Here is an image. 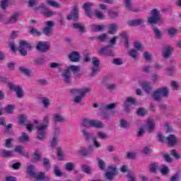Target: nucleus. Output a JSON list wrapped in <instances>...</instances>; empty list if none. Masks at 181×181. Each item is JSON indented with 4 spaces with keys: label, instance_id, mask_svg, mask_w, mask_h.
Returning a JSON list of instances; mask_svg holds the SVG:
<instances>
[{
    "label": "nucleus",
    "instance_id": "obj_48",
    "mask_svg": "<svg viewBox=\"0 0 181 181\" xmlns=\"http://www.w3.org/2000/svg\"><path fill=\"white\" fill-rule=\"evenodd\" d=\"M19 47H22V48L26 47V49H32V44L29 43L28 41L21 40L20 41Z\"/></svg>",
    "mask_w": 181,
    "mask_h": 181
},
{
    "label": "nucleus",
    "instance_id": "obj_41",
    "mask_svg": "<svg viewBox=\"0 0 181 181\" xmlns=\"http://www.w3.org/2000/svg\"><path fill=\"white\" fill-rule=\"evenodd\" d=\"M13 155V151H9L4 149L0 150V156L2 158H11Z\"/></svg>",
    "mask_w": 181,
    "mask_h": 181
},
{
    "label": "nucleus",
    "instance_id": "obj_52",
    "mask_svg": "<svg viewBox=\"0 0 181 181\" xmlns=\"http://www.w3.org/2000/svg\"><path fill=\"white\" fill-rule=\"evenodd\" d=\"M41 101L44 105V108H47L50 105V100L47 97L41 98Z\"/></svg>",
    "mask_w": 181,
    "mask_h": 181
},
{
    "label": "nucleus",
    "instance_id": "obj_45",
    "mask_svg": "<svg viewBox=\"0 0 181 181\" xmlns=\"http://www.w3.org/2000/svg\"><path fill=\"white\" fill-rule=\"evenodd\" d=\"M44 168L46 169V170H49V169H50V160L47 158H42V160H41Z\"/></svg>",
    "mask_w": 181,
    "mask_h": 181
},
{
    "label": "nucleus",
    "instance_id": "obj_19",
    "mask_svg": "<svg viewBox=\"0 0 181 181\" xmlns=\"http://www.w3.org/2000/svg\"><path fill=\"white\" fill-rule=\"evenodd\" d=\"M68 69L70 71H72L74 73V75L76 77H81V70L80 69V66L77 65H71L68 66Z\"/></svg>",
    "mask_w": 181,
    "mask_h": 181
},
{
    "label": "nucleus",
    "instance_id": "obj_43",
    "mask_svg": "<svg viewBox=\"0 0 181 181\" xmlns=\"http://www.w3.org/2000/svg\"><path fill=\"white\" fill-rule=\"evenodd\" d=\"M30 35L32 36H42V32L37 30V29L35 28L33 26L30 27Z\"/></svg>",
    "mask_w": 181,
    "mask_h": 181
},
{
    "label": "nucleus",
    "instance_id": "obj_51",
    "mask_svg": "<svg viewBox=\"0 0 181 181\" xmlns=\"http://www.w3.org/2000/svg\"><path fill=\"white\" fill-rule=\"evenodd\" d=\"M57 156L59 160H64V156L63 155V150L62 149V147H58L57 148Z\"/></svg>",
    "mask_w": 181,
    "mask_h": 181
},
{
    "label": "nucleus",
    "instance_id": "obj_3",
    "mask_svg": "<svg viewBox=\"0 0 181 181\" xmlns=\"http://www.w3.org/2000/svg\"><path fill=\"white\" fill-rule=\"evenodd\" d=\"M81 126L84 127V128H104L103 122L90 119H83Z\"/></svg>",
    "mask_w": 181,
    "mask_h": 181
},
{
    "label": "nucleus",
    "instance_id": "obj_44",
    "mask_svg": "<svg viewBox=\"0 0 181 181\" xmlns=\"http://www.w3.org/2000/svg\"><path fill=\"white\" fill-rule=\"evenodd\" d=\"M15 108H16V105H7L4 108V111H6V112L9 115L13 114Z\"/></svg>",
    "mask_w": 181,
    "mask_h": 181
},
{
    "label": "nucleus",
    "instance_id": "obj_25",
    "mask_svg": "<svg viewBox=\"0 0 181 181\" xmlns=\"http://www.w3.org/2000/svg\"><path fill=\"white\" fill-rule=\"evenodd\" d=\"M72 28L74 29H77L79 33H86V26H84L81 23H73Z\"/></svg>",
    "mask_w": 181,
    "mask_h": 181
},
{
    "label": "nucleus",
    "instance_id": "obj_47",
    "mask_svg": "<svg viewBox=\"0 0 181 181\" xmlns=\"http://www.w3.org/2000/svg\"><path fill=\"white\" fill-rule=\"evenodd\" d=\"M57 145H59V136H54L51 139L50 146L52 148V149H54Z\"/></svg>",
    "mask_w": 181,
    "mask_h": 181
},
{
    "label": "nucleus",
    "instance_id": "obj_32",
    "mask_svg": "<svg viewBox=\"0 0 181 181\" xmlns=\"http://www.w3.org/2000/svg\"><path fill=\"white\" fill-rule=\"evenodd\" d=\"M141 86L142 87L143 90L146 91V94H151V93L152 92V86H151V85H149V83H148L147 82H142L141 83Z\"/></svg>",
    "mask_w": 181,
    "mask_h": 181
},
{
    "label": "nucleus",
    "instance_id": "obj_31",
    "mask_svg": "<svg viewBox=\"0 0 181 181\" xmlns=\"http://www.w3.org/2000/svg\"><path fill=\"white\" fill-rule=\"evenodd\" d=\"M14 152L19 153L21 156H26V155H28V153L25 151V147L23 146H17L14 148Z\"/></svg>",
    "mask_w": 181,
    "mask_h": 181
},
{
    "label": "nucleus",
    "instance_id": "obj_7",
    "mask_svg": "<svg viewBox=\"0 0 181 181\" xmlns=\"http://www.w3.org/2000/svg\"><path fill=\"white\" fill-rule=\"evenodd\" d=\"M46 25L47 26L42 29V33L45 36L50 37L53 35V29L56 23L53 21H46Z\"/></svg>",
    "mask_w": 181,
    "mask_h": 181
},
{
    "label": "nucleus",
    "instance_id": "obj_55",
    "mask_svg": "<svg viewBox=\"0 0 181 181\" xmlns=\"http://www.w3.org/2000/svg\"><path fill=\"white\" fill-rule=\"evenodd\" d=\"M98 165L100 170H105V162L100 158H97Z\"/></svg>",
    "mask_w": 181,
    "mask_h": 181
},
{
    "label": "nucleus",
    "instance_id": "obj_6",
    "mask_svg": "<svg viewBox=\"0 0 181 181\" xmlns=\"http://www.w3.org/2000/svg\"><path fill=\"white\" fill-rule=\"evenodd\" d=\"M6 119L4 117H0V125L5 127L4 134L7 135H13V124L9 123L6 125Z\"/></svg>",
    "mask_w": 181,
    "mask_h": 181
},
{
    "label": "nucleus",
    "instance_id": "obj_37",
    "mask_svg": "<svg viewBox=\"0 0 181 181\" xmlns=\"http://www.w3.org/2000/svg\"><path fill=\"white\" fill-rule=\"evenodd\" d=\"M19 19V13H14L6 23H16V21Z\"/></svg>",
    "mask_w": 181,
    "mask_h": 181
},
{
    "label": "nucleus",
    "instance_id": "obj_2",
    "mask_svg": "<svg viewBox=\"0 0 181 181\" xmlns=\"http://www.w3.org/2000/svg\"><path fill=\"white\" fill-rule=\"evenodd\" d=\"M169 97V88L168 87L158 88L152 95V98L155 101H160L162 98H168Z\"/></svg>",
    "mask_w": 181,
    "mask_h": 181
},
{
    "label": "nucleus",
    "instance_id": "obj_23",
    "mask_svg": "<svg viewBox=\"0 0 181 181\" xmlns=\"http://www.w3.org/2000/svg\"><path fill=\"white\" fill-rule=\"evenodd\" d=\"M144 22H145V21L141 18H139L136 20H129L127 21V25H129V26H133V27L140 26V25H144Z\"/></svg>",
    "mask_w": 181,
    "mask_h": 181
},
{
    "label": "nucleus",
    "instance_id": "obj_27",
    "mask_svg": "<svg viewBox=\"0 0 181 181\" xmlns=\"http://www.w3.org/2000/svg\"><path fill=\"white\" fill-rule=\"evenodd\" d=\"M18 142L28 144V142H30V138L29 137L28 134H26L25 132H23L21 133V136L18 137Z\"/></svg>",
    "mask_w": 181,
    "mask_h": 181
},
{
    "label": "nucleus",
    "instance_id": "obj_58",
    "mask_svg": "<svg viewBox=\"0 0 181 181\" xmlns=\"http://www.w3.org/2000/svg\"><path fill=\"white\" fill-rule=\"evenodd\" d=\"M10 1L11 0H1L0 6H1V9H3V11H5L6 9V8H8Z\"/></svg>",
    "mask_w": 181,
    "mask_h": 181
},
{
    "label": "nucleus",
    "instance_id": "obj_13",
    "mask_svg": "<svg viewBox=\"0 0 181 181\" xmlns=\"http://www.w3.org/2000/svg\"><path fill=\"white\" fill-rule=\"evenodd\" d=\"M100 54H105V56H107L109 57H114L115 56V52L111 49V45H107L101 48L99 51Z\"/></svg>",
    "mask_w": 181,
    "mask_h": 181
},
{
    "label": "nucleus",
    "instance_id": "obj_59",
    "mask_svg": "<svg viewBox=\"0 0 181 181\" xmlns=\"http://www.w3.org/2000/svg\"><path fill=\"white\" fill-rule=\"evenodd\" d=\"M33 63L35 64H37L38 66H43V64H45V59L44 58H37L33 60Z\"/></svg>",
    "mask_w": 181,
    "mask_h": 181
},
{
    "label": "nucleus",
    "instance_id": "obj_24",
    "mask_svg": "<svg viewBox=\"0 0 181 181\" xmlns=\"http://www.w3.org/2000/svg\"><path fill=\"white\" fill-rule=\"evenodd\" d=\"M144 128L147 129V132L155 131V123L152 119H148L147 123L144 125Z\"/></svg>",
    "mask_w": 181,
    "mask_h": 181
},
{
    "label": "nucleus",
    "instance_id": "obj_8",
    "mask_svg": "<svg viewBox=\"0 0 181 181\" xmlns=\"http://www.w3.org/2000/svg\"><path fill=\"white\" fill-rule=\"evenodd\" d=\"M8 87L11 91H16L18 98H22L23 97V88L22 87L11 83H8Z\"/></svg>",
    "mask_w": 181,
    "mask_h": 181
},
{
    "label": "nucleus",
    "instance_id": "obj_30",
    "mask_svg": "<svg viewBox=\"0 0 181 181\" xmlns=\"http://www.w3.org/2000/svg\"><path fill=\"white\" fill-rule=\"evenodd\" d=\"M81 171L87 175H93V170L87 164L83 163L81 165Z\"/></svg>",
    "mask_w": 181,
    "mask_h": 181
},
{
    "label": "nucleus",
    "instance_id": "obj_40",
    "mask_svg": "<svg viewBox=\"0 0 181 181\" xmlns=\"http://www.w3.org/2000/svg\"><path fill=\"white\" fill-rule=\"evenodd\" d=\"M120 36H122V37L125 40L124 42L125 47H127V49H129V35H128L127 33L124 32L120 33Z\"/></svg>",
    "mask_w": 181,
    "mask_h": 181
},
{
    "label": "nucleus",
    "instance_id": "obj_18",
    "mask_svg": "<svg viewBox=\"0 0 181 181\" xmlns=\"http://www.w3.org/2000/svg\"><path fill=\"white\" fill-rule=\"evenodd\" d=\"M70 62H74V63H78L81 59V55L77 51H73L71 54L68 56Z\"/></svg>",
    "mask_w": 181,
    "mask_h": 181
},
{
    "label": "nucleus",
    "instance_id": "obj_4",
    "mask_svg": "<svg viewBox=\"0 0 181 181\" xmlns=\"http://www.w3.org/2000/svg\"><path fill=\"white\" fill-rule=\"evenodd\" d=\"M151 16L148 19V25H156V23H162L163 22L160 12L158 9L153 8L151 10Z\"/></svg>",
    "mask_w": 181,
    "mask_h": 181
},
{
    "label": "nucleus",
    "instance_id": "obj_36",
    "mask_svg": "<svg viewBox=\"0 0 181 181\" xmlns=\"http://www.w3.org/2000/svg\"><path fill=\"white\" fill-rule=\"evenodd\" d=\"M118 28V25L115 23H111L109 26L107 33L110 35H115Z\"/></svg>",
    "mask_w": 181,
    "mask_h": 181
},
{
    "label": "nucleus",
    "instance_id": "obj_53",
    "mask_svg": "<svg viewBox=\"0 0 181 181\" xmlns=\"http://www.w3.org/2000/svg\"><path fill=\"white\" fill-rule=\"evenodd\" d=\"M27 122L29 120H26V115H20L18 118V122L20 125H23V124H26Z\"/></svg>",
    "mask_w": 181,
    "mask_h": 181
},
{
    "label": "nucleus",
    "instance_id": "obj_62",
    "mask_svg": "<svg viewBox=\"0 0 181 181\" xmlns=\"http://www.w3.org/2000/svg\"><path fill=\"white\" fill-rule=\"evenodd\" d=\"M148 111H146V109L140 107L137 110V115H140L141 117H144V115H146Z\"/></svg>",
    "mask_w": 181,
    "mask_h": 181
},
{
    "label": "nucleus",
    "instance_id": "obj_29",
    "mask_svg": "<svg viewBox=\"0 0 181 181\" xmlns=\"http://www.w3.org/2000/svg\"><path fill=\"white\" fill-rule=\"evenodd\" d=\"M53 121L55 124H57L58 122H66L67 119L64 117L62 116V115L56 114L53 117Z\"/></svg>",
    "mask_w": 181,
    "mask_h": 181
},
{
    "label": "nucleus",
    "instance_id": "obj_10",
    "mask_svg": "<svg viewBox=\"0 0 181 181\" xmlns=\"http://www.w3.org/2000/svg\"><path fill=\"white\" fill-rule=\"evenodd\" d=\"M108 172H106L105 174V177L107 180H114V176L118 175V169L116 167L112 165L109 166Z\"/></svg>",
    "mask_w": 181,
    "mask_h": 181
},
{
    "label": "nucleus",
    "instance_id": "obj_26",
    "mask_svg": "<svg viewBox=\"0 0 181 181\" xmlns=\"http://www.w3.org/2000/svg\"><path fill=\"white\" fill-rule=\"evenodd\" d=\"M103 85L110 92L114 91V90H115L117 88V85H115V83H110L105 81V78H104L103 81Z\"/></svg>",
    "mask_w": 181,
    "mask_h": 181
},
{
    "label": "nucleus",
    "instance_id": "obj_64",
    "mask_svg": "<svg viewBox=\"0 0 181 181\" xmlns=\"http://www.w3.org/2000/svg\"><path fill=\"white\" fill-rule=\"evenodd\" d=\"M170 181H177V180H180V173L177 172L175 174H174L170 180Z\"/></svg>",
    "mask_w": 181,
    "mask_h": 181
},
{
    "label": "nucleus",
    "instance_id": "obj_12",
    "mask_svg": "<svg viewBox=\"0 0 181 181\" xmlns=\"http://www.w3.org/2000/svg\"><path fill=\"white\" fill-rule=\"evenodd\" d=\"M78 18H80V14L78 13V7L74 6L71 13L67 16L66 19L68 21H71V19L74 18V22H77Z\"/></svg>",
    "mask_w": 181,
    "mask_h": 181
},
{
    "label": "nucleus",
    "instance_id": "obj_1",
    "mask_svg": "<svg viewBox=\"0 0 181 181\" xmlns=\"http://www.w3.org/2000/svg\"><path fill=\"white\" fill-rule=\"evenodd\" d=\"M49 124H50L49 116H45L42 119V124L35 127L37 132L36 139H38V141H45L46 139V131H47Z\"/></svg>",
    "mask_w": 181,
    "mask_h": 181
},
{
    "label": "nucleus",
    "instance_id": "obj_28",
    "mask_svg": "<svg viewBox=\"0 0 181 181\" xmlns=\"http://www.w3.org/2000/svg\"><path fill=\"white\" fill-rule=\"evenodd\" d=\"M173 48L172 47V45H168L165 47V51L163 54V57L164 59H169L170 56H172V50Z\"/></svg>",
    "mask_w": 181,
    "mask_h": 181
},
{
    "label": "nucleus",
    "instance_id": "obj_15",
    "mask_svg": "<svg viewBox=\"0 0 181 181\" xmlns=\"http://www.w3.org/2000/svg\"><path fill=\"white\" fill-rule=\"evenodd\" d=\"M36 49L38 52H41V53H46L49 52L50 45L47 44L46 42H39L36 45Z\"/></svg>",
    "mask_w": 181,
    "mask_h": 181
},
{
    "label": "nucleus",
    "instance_id": "obj_46",
    "mask_svg": "<svg viewBox=\"0 0 181 181\" xmlns=\"http://www.w3.org/2000/svg\"><path fill=\"white\" fill-rule=\"evenodd\" d=\"M167 32L169 36H171V37H175V36L177 35L179 31L177 30V29L175 28L174 27H170L167 30Z\"/></svg>",
    "mask_w": 181,
    "mask_h": 181
},
{
    "label": "nucleus",
    "instance_id": "obj_61",
    "mask_svg": "<svg viewBox=\"0 0 181 181\" xmlns=\"http://www.w3.org/2000/svg\"><path fill=\"white\" fill-rule=\"evenodd\" d=\"M126 103H127V104H132L133 105H136V104H138L136 99L132 97L127 98Z\"/></svg>",
    "mask_w": 181,
    "mask_h": 181
},
{
    "label": "nucleus",
    "instance_id": "obj_63",
    "mask_svg": "<svg viewBox=\"0 0 181 181\" xmlns=\"http://www.w3.org/2000/svg\"><path fill=\"white\" fill-rule=\"evenodd\" d=\"M156 169H158V164L156 163L150 164V172L151 173H156Z\"/></svg>",
    "mask_w": 181,
    "mask_h": 181
},
{
    "label": "nucleus",
    "instance_id": "obj_56",
    "mask_svg": "<svg viewBox=\"0 0 181 181\" xmlns=\"http://www.w3.org/2000/svg\"><path fill=\"white\" fill-rule=\"evenodd\" d=\"M54 173L55 176H57V177H62V176H63V173L60 171V169L59 168V165H55L54 169Z\"/></svg>",
    "mask_w": 181,
    "mask_h": 181
},
{
    "label": "nucleus",
    "instance_id": "obj_21",
    "mask_svg": "<svg viewBox=\"0 0 181 181\" xmlns=\"http://www.w3.org/2000/svg\"><path fill=\"white\" fill-rule=\"evenodd\" d=\"M81 132H82L85 141H87L88 142H90V141H93L95 138L93 133L89 132L86 129L81 130Z\"/></svg>",
    "mask_w": 181,
    "mask_h": 181
},
{
    "label": "nucleus",
    "instance_id": "obj_39",
    "mask_svg": "<svg viewBox=\"0 0 181 181\" xmlns=\"http://www.w3.org/2000/svg\"><path fill=\"white\" fill-rule=\"evenodd\" d=\"M19 71L23 73V74L25 75L26 77H30V74H32V71L25 66H20L18 68Z\"/></svg>",
    "mask_w": 181,
    "mask_h": 181
},
{
    "label": "nucleus",
    "instance_id": "obj_42",
    "mask_svg": "<svg viewBox=\"0 0 181 181\" xmlns=\"http://www.w3.org/2000/svg\"><path fill=\"white\" fill-rule=\"evenodd\" d=\"M116 105L115 103H110L109 105H103L100 107V111H108L110 110H114Z\"/></svg>",
    "mask_w": 181,
    "mask_h": 181
},
{
    "label": "nucleus",
    "instance_id": "obj_5",
    "mask_svg": "<svg viewBox=\"0 0 181 181\" xmlns=\"http://www.w3.org/2000/svg\"><path fill=\"white\" fill-rule=\"evenodd\" d=\"M35 13H39L41 12L44 16H47V18H49V16H53L54 12L50 9L47 8L46 6V4L40 3V4L34 8Z\"/></svg>",
    "mask_w": 181,
    "mask_h": 181
},
{
    "label": "nucleus",
    "instance_id": "obj_16",
    "mask_svg": "<svg viewBox=\"0 0 181 181\" xmlns=\"http://www.w3.org/2000/svg\"><path fill=\"white\" fill-rule=\"evenodd\" d=\"M62 76L63 77L64 83L66 84H71L72 81V78H71V74L70 71V69H69V67L67 69H64L62 74Z\"/></svg>",
    "mask_w": 181,
    "mask_h": 181
},
{
    "label": "nucleus",
    "instance_id": "obj_14",
    "mask_svg": "<svg viewBox=\"0 0 181 181\" xmlns=\"http://www.w3.org/2000/svg\"><path fill=\"white\" fill-rule=\"evenodd\" d=\"M179 144V138L175 134H170L167 137V145L168 146H177Z\"/></svg>",
    "mask_w": 181,
    "mask_h": 181
},
{
    "label": "nucleus",
    "instance_id": "obj_34",
    "mask_svg": "<svg viewBox=\"0 0 181 181\" xmlns=\"http://www.w3.org/2000/svg\"><path fill=\"white\" fill-rule=\"evenodd\" d=\"M104 28H105V25H97L93 24L91 28V31L93 33H97V32H104Z\"/></svg>",
    "mask_w": 181,
    "mask_h": 181
},
{
    "label": "nucleus",
    "instance_id": "obj_57",
    "mask_svg": "<svg viewBox=\"0 0 181 181\" xmlns=\"http://www.w3.org/2000/svg\"><path fill=\"white\" fill-rule=\"evenodd\" d=\"M47 4H48L49 6H53V8H60V4L54 0H48Z\"/></svg>",
    "mask_w": 181,
    "mask_h": 181
},
{
    "label": "nucleus",
    "instance_id": "obj_9",
    "mask_svg": "<svg viewBox=\"0 0 181 181\" xmlns=\"http://www.w3.org/2000/svg\"><path fill=\"white\" fill-rule=\"evenodd\" d=\"M88 149L84 147H81L80 149L78 151V153L83 158H87V156H90L94 152V146L89 145Z\"/></svg>",
    "mask_w": 181,
    "mask_h": 181
},
{
    "label": "nucleus",
    "instance_id": "obj_22",
    "mask_svg": "<svg viewBox=\"0 0 181 181\" xmlns=\"http://www.w3.org/2000/svg\"><path fill=\"white\" fill-rule=\"evenodd\" d=\"M93 3L87 2L83 6V9L85 11V13L88 18H91V7L93 6Z\"/></svg>",
    "mask_w": 181,
    "mask_h": 181
},
{
    "label": "nucleus",
    "instance_id": "obj_50",
    "mask_svg": "<svg viewBox=\"0 0 181 181\" xmlns=\"http://www.w3.org/2000/svg\"><path fill=\"white\" fill-rule=\"evenodd\" d=\"M129 127H131V124L128 121L124 119L120 120V128L128 129Z\"/></svg>",
    "mask_w": 181,
    "mask_h": 181
},
{
    "label": "nucleus",
    "instance_id": "obj_49",
    "mask_svg": "<svg viewBox=\"0 0 181 181\" xmlns=\"http://www.w3.org/2000/svg\"><path fill=\"white\" fill-rule=\"evenodd\" d=\"M86 94H87L86 92H82L81 95L75 96L74 103H76V104H80L83 100V98L86 97Z\"/></svg>",
    "mask_w": 181,
    "mask_h": 181
},
{
    "label": "nucleus",
    "instance_id": "obj_33",
    "mask_svg": "<svg viewBox=\"0 0 181 181\" xmlns=\"http://www.w3.org/2000/svg\"><path fill=\"white\" fill-rule=\"evenodd\" d=\"M27 173L29 176L33 177L35 175H36V167L33 164H30L27 168Z\"/></svg>",
    "mask_w": 181,
    "mask_h": 181
},
{
    "label": "nucleus",
    "instance_id": "obj_20",
    "mask_svg": "<svg viewBox=\"0 0 181 181\" xmlns=\"http://www.w3.org/2000/svg\"><path fill=\"white\" fill-rule=\"evenodd\" d=\"M70 93L72 95H81L82 93H90V88H87L85 89H77V88H74L71 89Z\"/></svg>",
    "mask_w": 181,
    "mask_h": 181
},
{
    "label": "nucleus",
    "instance_id": "obj_38",
    "mask_svg": "<svg viewBox=\"0 0 181 181\" xmlns=\"http://www.w3.org/2000/svg\"><path fill=\"white\" fill-rule=\"evenodd\" d=\"M160 172L163 175V176H167V175H169L170 169H169V166L165 164H163L160 168Z\"/></svg>",
    "mask_w": 181,
    "mask_h": 181
},
{
    "label": "nucleus",
    "instance_id": "obj_60",
    "mask_svg": "<svg viewBox=\"0 0 181 181\" xmlns=\"http://www.w3.org/2000/svg\"><path fill=\"white\" fill-rule=\"evenodd\" d=\"M65 169L67 170V172H71L72 170H74V163H67L66 164Z\"/></svg>",
    "mask_w": 181,
    "mask_h": 181
},
{
    "label": "nucleus",
    "instance_id": "obj_17",
    "mask_svg": "<svg viewBox=\"0 0 181 181\" xmlns=\"http://www.w3.org/2000/svg\"><path fill=\"white\" fill-rule=\"evenodd\" d=\"M31 162L33 163L42 162V152L36 149L35 152L33 154H31Z\"/></svg>",
    "mask_w": 181,
    "mask_h": 181
},
{
    "label": "nucleus",
    "instance_id": "obj_11",
    "mask_svg": "<svg viewBox=\"0 0 181 181\" xmlns=\"http://www.w3.org/2000/svg\"><path fill=\"white\" fill-rule=\"evenodd\" d=\"M93 62V67H92V72H91V77H95L97 76V73H99L100 69V60H98V58L94 57L92 58Z\"/></svg>",
    "mask_w": 181,
    "mask_h": 181
},
{
    "label": "nucleus",
    "instance_id": "obj_54",
    "mask_svg": "<svg viewBox=\"0 0 181 181\" xmlns=\"http://www.w3.org/2000/svg\"><path fill=\"white\" fill-rule=\"evenodd\" d=\"M163 158L165 162H166L167 163H172L173 159H172V157H170V156L169 155V153H163Z\"/></svg>",
    "mask_w": 181,
    "mask_h": 181
},
{
    "label": "nucleus",
    "instance_id": "obj_35",
    "mask_svg": "<svg viewBox=\"0 0 181 181\" xmlns=\"http://www.w3.org/2000/svg\"><path fill=\"white\" fill-rule=\"evenodd\" d=\"M153 32L154 33L155 37L158 40H160L162 39V37H163V34L162 33V31H160V30H159V28H158L156 27L153 28Z\"/></svg>",
    "mask_w": 181,
    "mask_h": 181
}]
</instances>
